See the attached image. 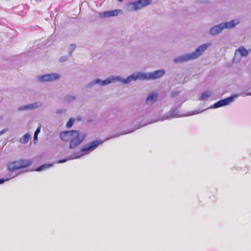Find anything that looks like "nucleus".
Segmentation results:
<instances>
[{"label": "nucleus", "instance_id": "obj_1", "mask_svg": "<svg viewBox=\"0 0 251 251\" xmlns=\"http://www.w3.org/2000/svg\"><path fill=\"white\" fill-rule=\"evenodd\" d=\"M86 135L85 133L76 130L63 131L60 133L61 140L68 144L70 149L77 148L84 140Z\"/></svg>", "mask_w": 251, "mask_h": 251}, {"label": "nucleus", "instance_id": "obj_2", "mask_svg": "<svg viewBox=\"0 0 251 251\" xmlns=\"http://www.w3.org/2000/svg\"><path fill=\"white\" fill-rule=\"evenodd\" d=\"M211 45V43L203 44L192 52L183 54L174 59L173 61L176 63H182L192 60H195L201 56L207 49Z\"/></svg>", "mask_w": 251, "mask_h": 251}, {"label": "nucleus", "instance_id": "obj_3", "mask_svg": "<svg viewBox=\"0 0 251 251\" xmlns=\"http://www.w3.org/2000/svg\"><path fill=\"white\" fill-rule=\"evenodd\" d=\"M102 143V141L96 140L83 146L78 151L72 155L71 159H77L89 153Z\"/></svg>", "mask_w": 251, "mask_h": 251}, {"label": "nucleus", "instance_id": "obj_4", "mask_svg": "<svg viewBox=\"0 0 251 251\" xmlns=\"http://www.w3.org/2000/svg\"><path fill=\"white\" fill-rule=\"evenodd\" d=\"M151 0H138L129 2L126 4V9L128 12L137 11L151 4Z\"/></svg>", "mask_w": 251, "mask_h": 251}, {"label": "nucleus", "instance_id": "obj_5", "mask_svg": "<svg viewBox=\"0 0 251 251\" xmlns=\"http://www.w3.org/2000/svg\"><path fill=\"white\" fill-rule=\"evenodd\" d=\"M203 111V110H195L192 111H189L186 114H180L179 111L177 110H175L170 112L169 113L165 114L163 117L160 118L157 121H163L166 120H169L172 118H176L178 117H182L184 116H189L196 114H199Z\"/></svg>", "mask_w": 251, "mask_h": 251}, {"label": "nucleus", "instance_id": "obj_6", "mask_svg": "<svg viewBox=\"0 0 251 251\" xmlns=\"http://www.w3.org/2000/svg\"><path fill=\"white\" fill-rule=\"evenodd\" d=\"M249 52V50L246 49L244 46H240L235 50L232 62L234 64L239 63L241 61L242 58L248 57Z\"/></svg>", "mask_w": 251, "mask_h": 251}, {"label": "nucleus", "instance_id": "obj_7", "mask_svg": "<svg viewBox=\"0 0 251 251\" xmlns=\"http://www.w3.org/2000/svg\"><path fill=\"white\" fill-rule=\"evenodd\" d=\"M31 164L32 161L30 160H19L9 163L8 164L7 168L10 171H14L26 167Z\"/></svg>", "mask_w": 251, "mask_h": 251}, {"label": "nucleus", "instance_id": "obj_8", "mask_svg": "<svg viewBox=\"0 0 251 251\" xmlns=\"http://www.w3.org/2000/svg\"><path fill=\"white\" fill-rule=\"evenodd\" d=\"M60 78L59 74L53 73L45 75H39L36 77L38 82L41 83L52 82L59 79Z\"/></svg>", "mask_w": 251, "mask_h": 251}, {"label": "nucleus", "instance_id": "obj_9", "mask_svg": "<svg viewBox=\"0 0 251 251\" xmlns=\"http://www.w3.org/2000/svg\"><path fill=\"white\" fill-rule=\"evenodd\" d=\"M238 95H234L226 99L220 100L215 103L211 108H217L220 107L224 106L229 104L233 102L235 99L238 97Z\"/></svg>", "mask_w": 251, "mask_h": 251}, {"label": "nucleus", "instance_id": "obj_10", "mask_svg": "<svg viewBox=\"0 0 251 251\" xmlns=\"http://www.w3.org/2000/svg\"><path fill=\"white\" fill-rule=\"evenodd\" d=\"M137 80H146L145 72H138L133 73L126 78V84H129L132 81Z\"/></svg>", "mask_w": 251, "mask_h": 251}, {"label": "nucleus", "instance_id": "obj_11", "mask_svg": "<svg viewBox=\"0 0 251 251\" xmlns=\"http://www.w3.org/2000/svg\"><path fill=\"white\" fill-rule=\"evenodd\" d=\"M165 73V70L163 69L156 70L152 72L146 73V80H153L162 77Z\"/></svg>", "mask_w": 251, "mask_h": 251}, {"label": "nucleus", "instance_id": "obj_12", "mask_svg": "<svg viewBox=\"0 0 251 251\" xmlns=\"http://www.w3.org/2000/svg\"><path fill=\"white\" fill-rule=\"evenodd\" d=\"M122 13V11L121 10L116 9L100 12L99 13V16L100 18H105L115 17Z\"/></svg>", "mask_w": 251, "mask_h": 251}, {"label": "nucleus", "instance_id": "obj_13", "mask_svg": "<svg viewBox=\"0 0 251 251\" xmlns=\"http://www.w3.org/2000/svg\"><path fill=\"white\" fill-rule=\"evenodd\" d=\"M225 29L222 23H221L213 27H211L209 30V34L212 36L220 34Z\"/></svg>", "mask_w": 251, "mask_h": 251}, {"label": "nucleus", "instance_id": "obj_14", "mask_svg": "<svg viewBox=\"0 0 251 251\" xmlns=\"http://www.w3.org/2000/svg\"><path fill=\"white\" fill-rule=\"evenodd\" d=\"M239 23L240 20L238 19H234L228 22L222 23L224 29H230L234 28Z\"/></svg>", "mask_w": 251, "mask_h": 251}, {"label": "nucleus", "instance_id": "obj_15", "mask_svg": "<svg viewBox=\"0 0 251 251\" xmlns=\"http://www.w3.org/2000/svg\"><path fill=\"white\" fill-rule=\"evenodd\" d=\"M110 84V81L109 79V77H107L105 80H101L100 79H96L92 81L89 84V85L90 86H92L95 84H98L100 86H103L105 85H107Z\"/></svg>", "mask_w": 251, "mask_h": 251}, {"label": "nucleus", "instance_id": "obj_16", "mask_svg": "<svg viewBox=\"0 0 251 251\" xmlns=\"http://www.w3.org/2000/svg\"><path fill=\"white\" fill-rule=\"evenodd\" d=\"M110 84L119 82L122 84H126V78H123L120 75H111L109 76Z\"/></svg>", "mask_w": 251, "mask_h": 251}, {"label": "nucleus", "instance_id": "obj_17", "mask_svg": "<svg viewBox=\"0 0 251 251\" xmlns=\"http://www.w3.org/2000/svg\"><path fill=\"white\" fill-rule=\"evenodd\" d=\"M156 94L154 93H151L148 95L146 99V102L148 104H152L156 100Z\"/></svg>", "mask_w": 251, "mask_h": 251}, {"label": "nucleus", "instance_id": "obj_18", "mask_svg": "<svg viewBox=\"0 0 251 251\" xmlns=\"http://www.w3.org/2000/svg\"><path fill=\"white\" fill-rule=\"evenodd\" d=\"M27 110H32L40 107L42 105L41 102H35L32 103L26 104Z\"/></svg>", "mask_w": 251, "mask_h": 251}, {"label": "nucleus", "instance_id": "obj_19", "mask_svg": "<svg viewBox=\"0 0 251 251\" xmlns=\"http://www.w3.org/2000/svg\"><path fill=\"white\" fill-rule=\"evenodd\" d=\"M211 95L212 93L210 91H206L201 94V97L199 98V100H206L211 97Z\"/></svg>", "mask_w": 251, "mask_h": 251}, {"label": "nucleus", "instance_id": "obj_20", "mask_svg": "<svg viewBox=\"0 0 251 251\" xmlns=\"http://www.w3.org/2000/svg\"><path fill=\"white\" fill-rule=\"evenodd\" d=\"M30 138L31 135L28 133H26L20 138V142L22 144H25L28 142Z\"/></svg>", "mask_w": 251, "mask_h": 251}, {"label": "nucleus", "instance_id": "obj_21", "mask_svg": "<svg viewBox=\"0 0 251 251\" xmlns=\"http://www.w3.org/2000/svg\"><path fill=\"white\" fill-rule=\"evenodd\" d=\"M52 166V164H44V165H43L39 167L38 168L36 169L35 170L37 172L41 171L46 170L48 168H49L51 167Z\"/></svg>", "mask_w": 251, "mask_h": 251}, {"label": "nucleus", "instance_id": "obj_22", "mask_svg": "<svg viewBox=\"0 0 251 251\" xmlns=\"http://www.w3.org/2000/svg\"><path fill=\"white\" fill-rule=\"evenodd\" d=\"M76 48V45L75 44H71L68 47V54L69 56H72V54L75 49Z\"/></svg>", "mask_w": 251, "mask_h": 251}, {"label": "nucleus", "instance_id": "obj_23", "mask_svg": "<svg viewBox=\"0 0 251 251\" xmlns=\"http://www.w3.org/2000/svg\"><path fill=\"white\" fill-rule=\"evenodd\" d=\"M75 119H73V118H70L69 121L67 122L66 123V127L67 128H71L74 123H75Z\"/></svg>", "mask_w": 251, "mask_h": 251}, {"label": "nucleus", "instance_id": "obj_24", "mask_svg": "<svg viewBox=\"0 0 251 251\" xmlns=\"http://www.w3.org/2000/svg\"><path fill=\"white\" fill-rule=\"evenodd\" d=\"M40 132V127H38L36 129V130L34 133V137H33L34 141H36L37 140V139H38L37 136Z\"/></svg>", "mask_w": 251, "mask_h": 251}, {"label": "nucleus", "instance_id": "obj_25", "mask_svg": "<svg viewBox=\"0 0 251 251\" xmlns=\"http://www.w3.org/2000/svg\"><path fill=\"white\" fill-rule=\"evenodd\" d=\"M70 57L71 56H69V54H68V55L62 56L60 57L59 61L61 62H65V61H67L69 59V57Z\"/></svg>", "mask_w": 251, "mask_h": 251}, {"label": "nucleus", "instance_id": "obj_26", "mask_svg": "<svg viewBox=\"0 0 251 251\" xmlns=\"http://www.w3.org/2000/svg\"><path fill=\"white\" fill-rule=\"evenodd\" d=\"M18 111H27V107L26 105H22L18 107Z\"/></svg>", "mask_w": 251, "mask_h": 251}, {"label": "nucleus", "instance_id": "obj_27", "mask_svg": "<svg viewBox=\"0 0 251 251\" xmlns=\"http://www.w3.org/2000/svg\"><path fill=\"white\" fill-rule=\"evenodd\" d=\"M67 100L69 101H73L75 100V97L73 96H70L67 97Z\"/></svg>", "mask_w": 251, "mask_h": 251}, {"label": "nucleus", "instance_id": "obj_28", "mask_svg": "<svg viewBox=\"0 0 251 251\" xmlns=\"http://www.w3.org/2000/svg\"><path fill=\"white\" fill-rule=\"evenodd\" d=\"M72 158V157H71L69 159H62V160H60L59 161H57V163L58 164H60V163H63L64 162H65L66 161H67V160H69V159H72L71 158Z\"/></svg>", "mask_w": 251, "mask_h": 251}, {"label": "nucleus", "instance_id": "obj_29", "mask_svg": "<svg viewBox=\"0 0 251 251\" xmlns=\"http://www.w3.org/2000/svg\"><path fill=\"white\" fill-rule=\"evenodd\" d=\"M7 129H6V128H5V129L1 130L0 131V136H1L2 135H3V134H4L5 132H7Z\"/></svg>", "mask_w": 251, "mask_h": 251}, {"label": "nucleus", "instance_id": "obj_30", "mask_svg": "<svg viewBox=\"0 0 251 251\" xmlns=\"http://www.w3.org/2000/svg\"><path fill=\"white\" fill-rule=\"evenodd\" d=\"M10 178H6L5 179H0V184H2L4 182L9 180Z\"/></svg>", "mask_w": 251, "mask_h": 251}, {"label": "nucleus", "instance_id": "obj_31", "mask_svg": "<svg viewBox=\"0 0 251 251\" xmlns=\"http://www.w3.org/2000/svg\"><path fill=\"white\" fill-rule=\"evenodd\" d=\"M248 95H251V94H250V93L245 94L243 95V96L245 97V96H248Z\"/></svg>", "mask_w": 251, "mask_h": 251}, {"label": "nucleus", "instance_id": "obj_32", "mask_svg": "<svg viewBox=\"0 0 251 251\" xmlns=\"http://www.w3.org/2000/svg\"><path fill=\"white\" fill-rule=\"evenodd\" d=\"M60 112H61V111H60V110H58L57 111V113H60Z\"/></svg>", "mask_w": 251, "mask_h": 251}, {"label": "nucleus", "instance_id": "obj_33", "mask_svg": "<svg viewBox=\"0 0 251 251\" xmlns=\"http://www.w3.org/2000/svg\"><path fill=\"white\" fill-rule=\"evenodd\" d=\"M118 135H116V136H113L112 137L113 138V137H116L117 136H118Z\"/></svg>", "mask_w": 251, "mask_h": 251}, {"label": "nucleus", "instance_id": "obj_34", "mask_svg": "<svg viewBox=\"0 0 251 251\" xmlns=\"http://www.w3.org/2000/svg\"><path fill=\"white\" fill-rule=\"evenodd\" d=\"M118 0L119 1H123V0Z\"/></svg>", "mask_w": 251, "mask_h": 251}, {"label": "nucleus", "instance_id": "obj_35", "mask_svg": "<svg viewBox=\"0 0 251 251\" xmlns=\"http://www.w3.org/2000/svg\"><path fill=\"white\" fill-rule=\"evenodd\" d=\"M16 176H12L11 178H13V177H14Z\"/></svg>", "mask_w": 251, "mask_h": 251}]
</instances>
